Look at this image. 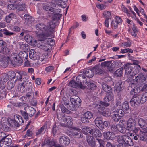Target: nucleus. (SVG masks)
Segmentation results:
<instances>
[{
    "label": "nucleus",
    "mask_w": 147,
    "mask_h": 147,
    "mask_svg": "<svg viewBox=\"0 0 147 147\" xmlns=\"http://www.w3.org/2000/svg\"><path fill=\"white\" fill-rule=\"evenodd\" d=\"M49 5L51 7L47 6V11H48L47 12V14H48L47 18L55 20L57 18V14L50 12L56 13L58 12L56 11L58 9H54L52 7H55L57 5L61 7H64L66 6L65 3L63 1V0H52L51 3H49Z\"/></svg>",
    "instance_id": "nucleus-1"
},
{
    "label": "nucleus",
    "mask_w": 147,
    "mask_h": 147,
    "mask_svg": "<svg viewBox=\"0 0 147 147\" xmlns=\"http://www.w3.org/2000/svg\"><path fill=\"white\" fill-rule=\"evenodd\" d=\"M35 32L37 35V38L38 40H34V45L37 47H40L45 51L46 47V42L45 41L46 39V31L45 33L42 32V34H38L37 31H35Z\"/></svg>",
    "instance_id": "nucleus-2"
},
{
    "label": "nucleus",
    "mask_w": 147,
    "mask_h": 147,
    "mask_svg": "<svg viewBox=\"0 0 147 147\" xmlns=\"http://www.w3.org/2000/svg\"><path fill=\"white\" fill-rule=\"evenodd\" d=\"M28 58V55L25 51H20L19 54L16 53L11 54V59L16 62L18 65H20L23 62V60H25Z\"/></svg>",
    "instance_id": "nucleus-3"
},
{
    "label": "nucleus",
    "mask_w": 147,
    "mask_h": 147,
    "mask_svg": "<svg viewBox=\"0 0 147 147\" xmlns=\"http://www.w3.org/2000/svg\"><path fill=\"white\" fill-rule=\"evenodd\" d=\"M117 141L119 143V145L122 146L124 145L125 146L127 145L132 146L133 143L131 138L126 135H118L117 137Z\"/></svg>",
    "instance_id": "nucleus-4"
},
{
    "label": "nucleus",
    "mask_w": 147,
    "mask_h": 147,
    "mask_svg": "<svg viewBox=\"0 0 147 147\" xmlns=\"http://www.w3.org/2000/svg\"><path fill=\"white\" fill-rule=\"evenodd\" d=\"M55 24L52 21L49 20L47 24V37H52L55 32Z\"/></svg>",
    "instance_id": "nucleus-5"
},
{
    "label": "nucleus",
    "mask_w": 147,
    "mask_h": 147,
    "mask_svg": "<svg viewBox=\"0 0 147 147\" xmlns=\"http://www.w3.org/2000/svg\"><path fill=\"white\" fill-rule=\"evenodd\" d=\"M11 139L8 136L3 137L0 141V146L1 147H6L10 146L12 144Z\"/></svg>",
    "instance_id": "nucleus-6"
},
{
    "label": "nucleus",
    "mask_w": 147,
    "mask_h": 147,
    "mask_svg": "<svg viewBox=\"0 0 147 147\" xmlns=\"http://www.w3.org/2000/svg\"><path fill=\"white\" fill-rule=\"evenodd\" d=\"M135 65L130 63H127L124 65V69H125V74L126 75L131 76L132 71L135 67Z\"/></svg>",
    "instance_id": "nucleus-7"
},
{
    "label": "nucleus",
    "mask_w": 147,
    "mask_h": 147,
    "mask_svg": "<svg viewBox=\"0 0 147 147\" xmlns=\"http://www.w3.org/2000/svg\"><path fill=\"white\" fill-rule=\"evenodd\" d=\"M14 118V120L12 121V123L15 126L18 127L23 123V119L19 115H15Z\"/></svg>",
    "instance_id": "nucleus-8"
},
{
    "label": "nucleus",
    "mask_w": 147,
    "mask_h": 147,
    "mask_svg": "<svg viewBox=\"0 0 147 147\" xmlns=\"http://www.w3.org/2000/svg\"><path fill=\"white\" fill-rule=\"evenodd\" d=\"M27 84L28 82L26 81L24 78H23L19 84L18 88V90L22 93L24 92Z\"/></svg>",
    "instance_id": "nucleus-9"
},
{
    "label": "nucleus",
    "mask_w": 147,
    "mask_h": 147,
    "mask_svg": "<svg viewBox=\"0 0 147 147\" xmlns=\"http://www.w3.org/2000/svg\"><path fill=\"white\" fill-rule=\"evenodd\" d=\"M113 95L112 93L108 94L104 98V102H101L102 105L105 107H107L109 105L108 103L109 101H111L113 98Z\"/></svg>",
    "instance_id": "nucleus-10"
},
{
    "label": "nucleus",
    "mask_w": 147,
    "mask_h": 147,
    "mask_svg": "<svg viewBox=\"0 0 147 147\" xmlns=\"http://www.w3.org/2000/svg\"><path fill=\"white\" fill-rule=\"evenodd\" d=\"M70 140L68 137L66 136H63L59 138V143L63 146H66L69 144Z\"/></svg>",
    "instance_id": "nucleus-11"
},
{
    "label": "nucleus",
    "mask_w": 147,
    "mask_h": 147,
    "mask_svg": "<svg viewBox=\"0 0 147 147\" xmlns=\"http://www.w3.org/2000/svg\"><path fill=\"white\" fill-rule=\"evenodd\" d=\"M127 122L124 120H121L117 125L118 131L121 133L124 132L125 129H126Z\"/></svg>",
    "instance_id": "nucleus-12"
},
{
    "label": "nucleus",
    "mask_w": 147,
    "mask_h": 147,
    "mask_svg": "<svg viewBox=\"0 0 147 147\" xmlns=\"http://www.w3.org/2000/svg\"><path fill=\"white\" fill-rule=\"evenodd\" d=\"M9 60L4 55L0 54V65L3 67L5 68L8 65Z\"/></svg>",
    "instance_id": "nucleus-13"
},
{
    "label": "nucleus",
    "mask_w": 147,
    "mask_h": 147,
    "mask_svg": "<svg viewBox=\"0 0 147 147\" xmlns=\"http://www.w3.org/2000/svg\"><path fill=\"white\" fill-rule=\"evenodd\" d=\"M72 135L75 137L80 138L82 137L83 135H82L81 130L79 128L74 127L71 129Z\"/></svg>",
    "instance_id": "nucleus-14"
},
{
    "label": "nucleus",
    "mask_w": 147,
    "mask_h": 147,
    "mask_svg": "<svg viewBox=\"0 0 147 147\" xmlns=\"http://www.w3.org/2000/svg\"><path fill=\"white\" fill-rule=\"evenodd\" d=\"M55 41L51 38H47V52H49L52 49L51 46L53 45Z\"/></svg>",
    "instance_id": "nucleus-15"
},
{
    "label": "nucleus",
    "mask_w": 147,
    "mask_h": 147,
    "mask_svg": "<svg viewBox=\"0 0 147 147\" xmlns=\"http://www.w3.org/2000/svg\"><path fill=\"white\" fill-rule=\"evenodd\" d=\"M140 98H141L140 96L136 95L134 96L130 101L132 106H135L136 105H137L138 104L141 103Z\"/></svg>",
    "instance_id": "nucleus-16"
},
{
    "label": "nucleus",
    "mask_w": 147,
    "mask_h": 147,
    "mask_svg": "<svg viewBox=\"0 0 147 147\" xmlns=\"http://www.w3.org/2000/svg\"><path fill=\"white\" fill-rule=\"evenodd\" d=\"M138 123L139 126L142 130L145 131L147 129V123L145 120L142 118H140L138 119Z\"/></svg>",
    "instance_id": "nucleus-17"
},
{
    "label": "nucleus",
    "mask_w": 147,
    "mask_h": 147,
    "mask_svg": "<svg viewBox=\"0 0 147 147\" xmlns=\"http://www.w3.org/2000/svg\"><path fill=\"white\" fill-rule=\"evenodd\" d=\"M95 122L96 126L100 129L102 130L104 128L103 123L101 117H98L96 118L95 120Z\"/></svg>",
    "instance_id": "nucleus-18"
},
{
    "label": "nucleus",
    "mask_w": 147,
    "mask_h": 147,
    "mask_svg": "<svg viewBox=\"0 0 147 147\" xmlns=\"http://www.w3.org/2000/svg\"><path fill=\"white\" fill-rule=\"evenodd\" d=\"M62 120L68 125H71L73 124V120L71 117L69 116H62Z\"/></svg>",
    "instance_id": "nucleus-19"
},
{
    "label": "nucleus",
    "mask_w": 147,
    "mask_h": 147,
    "mask_svg": "<svg viewBox=\"0 0 147 147\" xmlns=\"http://www.w3.org/2000/svg\"><path fill=\"white\" fill-rule=\"evenodd\" d=\"M89 133L93 137H99L101 135L100 131L97 129H91Z\"/></svg>",
    "instance_id": "nucleus-20"
},
{
    "label": "nucleus",
    "mask_w": 147,
    "mask_h": 147,
    "mask_svg": "<svg viewBox=\"0 0 147 147\" xmlns=\"http://www.w3.org/2000/svg\"><path fill=\"white\" fill-rule=\"evenodd\" d=\"M86 138V140L89 145L92 147H95L96 143L95 139L90 136H87Z\"/></svg>",
    "instance_id": "nucleus-21"
},
{
    "label": "nucleus",
    "mask_w": 147,
    "mask_h": 147,
    "mask_svg": "<svg viewBox=\"0 0 147 147\" xmlns=\"http://www.w3.org/2000/svg\"><path fill=\"white\" fill-rule=\"evenodd\" d=\"M3 34L6 36H11L14 35L13 32H11L5 29H0V38L3 36Z\"/></svg>",
    "instance_id": "nucleus-22"
},
{
    "label": "nucleus",
    "mask_w": 147,
    "mask_h": 147,
    "mask_svg": "<svg viewBox=\"0 0 147 147\" xmlns=\"http://www.w3.org/2000/svg\"><path fill=\"white\" fill-rule=\"evenodd\" d=\"M36 28L38 32L40 33L41 32L45 33L46 31V26L42 24H38L36 26Z\"/></svg>",
    "instance_id": "nucleus-23"
},
{
    "label": "nucleus",
    "mask_w": 147,
    "mask_h": 147,
    "mask_svg": "<svg viewBox=\"0 0 147 147\" xmlns=\"http://www.w3.org/2000/svg\"><path fill=\"white\" fill-rule=\"evenodd\" d=\"M137 135L140 140L147 142V133L140 131L139 134Z\"/></svg>",
    "instance_id": "nucleus-24"
},
{
    "label": "nucleus",
    "mask_w": 147,
    "mask_h": 147,
    "mask_svg": "<svg viewBox=\"0 0 147 147\" xmlns=\"http://www.w3.org/2000/svg\"><path fill=\"white\" fill-rule=\"evenodd\" d=\"M104 138L107 140H112L113 139L115 136V134L114 133L110 132H104L103 134Z\"/></svg>",
    "instance_id": "nucleus-25"
},
{
    "label": "nucleus",
    "mask_w": 147,
    "mask_h": 147,
    "mask_svg": "<svg viewBox=\"0 0 147 147\" xmlns=\"http://www.w3.org/2000/svg\"><path fill=\"white\" fill-rule=\"evenodd\" d=\"M101 85L102 88L104 91L108 93H111L112 90L110 86L104 83H102Z\"/></svg>",
    "instance_id": "nucleus-26"
},
{
    "label": "nucleus",
    "mask_w": 147,
    "mask_h": 147,
    "mask_svg": "<svg viewBox=\"0 0 147 147\" xmlns=\"http://www.w3.org/2000/svg\"><path fill=\"white\" fill-rule=\"evenodd\" d=\"M0 53L5 55H9L11 53V51L10 49L5 46L1 48Z\"/></svg>",
    "instance_id": "nucleus-27"
},
{
    "label": "nucleus",
    "mask_w": 147,
    "mask_h": 147,
    "mask_svg": "<svg viewBox=\"0 0 147 147\" xmlns=\"http://www.w3.org/2000/svg\"><path fill=\"white\" fill-rule=\"evenodd\" d=\"M53 146L55 147H60V145L54 140L50 141L48 140L47 141V147H53Z\"/></svg>",
    "instance_id": "nucleus-28"
},
{
    "label": "nucleus",
    "mask_w": 147,
    "mask_h": 147,
    "mask_svg": "<svg viewBox=\"0 0 147 147\" xmlns=\"http://www.w3.org/2000/svg\"><path fill=\"white\" fill-rule=\"evenodd\" d=\"M92 69L94 74H98L101 75L103 74V71L100 68V65L94 67Z\"/></svg>",
    "instance_id": "nucleus-29"
},
{
    "label": "nucleus",
    "mask_w": 147,
    "mask_h": 147,
    "mask_svg": "<svg viewBox=\"0 0 147 147\" xmlns=\"http://www.w3.org/2000/svg\"><path fill=\"white\" fill-rule=\"evenodd\" d=\"M122 82L121 80L117 82L115 84L114 88L115 90L117 93L119 92L121 90Z\"/></svg>",
    "instance_id": "nucleus-30"
},
{
    "label": "nucleus",
    "mask_w": 147,
    "mask_h": 147,
    "mask_svg": "<svg viewBox=\"0 0 147 147\" xmlns=\"http://www.w3.org/2000/svg\"><path fill=\"white\" fill-rule=\"evenodd\" d=\"M83 72L84 74L88 77L92 78L94 75V73L92 69L91 70L88 69H84L83 70Z\"/></svg>",
    "instance_id": "nucleus-31"
},
{
    "label": "nucleus",
    "mask_w": 147,
    "mask_h": 147,
    "mask_svg": "<svg viewBox=\"0 0 147 147\" xmlns=\"http://www.w3.org/2000/svg\"><path fill=\"white\" fill-rule=\"evenodd\" d=\"M24 39L25 41L29 44H34L33 38L29 35H26L24 36Z\"/></svg>",
    "instance_id": "nucleus-32"
},
{
    "label": "nucleus",
    "mask_w": 147,
    "mask_h": 147,
    "mask_svg": "<svg viewBox=\"0 0 147 147\" xmlns=\"http://www.w3.org/2000/svg\"><path fill=\"white\" fill-rule=\"evenodd\" d=\"M19 46L20 49L24 50L25 51H28L30 49V46L28 44L22 42L20 43Z\"/></svg>",
    "instance_id": "nucleus-33"
},
{
    "label": "nucleus",
    "mask_w": 147,
    "mask_h": 147,
    "mask_svg": "<svg viewBox=\"0 0 147 147\" xmlns=\"http://www.w3.org/2000/svg\"><path fill=\"white\" fill-rule=\"evenodd\" d=\"M36 110L32 107L29 106L27 107V112L30 117H32L35 114Z\"/></svg>",
    "instance_id": "nucleus-34"
},
{
    "label": "nucleus",
    "mask_w": 147,
    "mask_h": 147,
    "mask_svg": "<svg viewBox=\"0 0 147 147\" xmlns=\"http://www.w3.org/2000/svg\"><path fill=\"white\" fill-rule=\"evenodd\" d=\"M122 107L126 113H127L129 112V106L128 102L127 101L124 102L122 105Z\"/></svg>",
    "instance_id": "nucleus-35"
},
{
    "label": "nucleus",
    "mask_w": 147,
    "mask_h": 147,
    "mask_svg": "<svg viewBox=\"0 0 147 147\" xmlns=\"http://www.w3.org/2000/svg\"><path fill=\"white\" fill-rule=\"evenodd\" d=\"M15 83L13 80H10L8 82L7 85V87L8 90H10L14 86Z\"/></svg>",
    "instance_id": "nucleus-36"
},
{
    "label": "nucleus",
    "mask_w": 147,
    "mask_h": 147,
    "mask_svg": "<svg viewBox=\"0 0 147 147\" xmlns=\"http://www.w3.org/2000/svg\"><path fill=\"white\" fill-rule=\"evenodd\" d=\"M15 16V14L13 13H10L8 15H7L5 17L6 22L8 23H9L14 18Z\"/></svg>",
    "instance_id": "nucleus-37"
},
{
    "label": "nucleus",
    "mask_w": 147,
    "mask_h": 147,
    "mask_svg": "<svg viewBox=\"0 0 147 147\" xmlns=\"http://www.w3.org/2000/svg\"><path fill=\"white\" fill-rule=\"evenodd\" d=\"M2 125L3 127L2 129L6 131H9L10 130L9 126L12 125L10 123L9 124L8 123H3ZM12 126H13V125Z\"/></svg>",
    "instance_id": "nucleus-38"
},
{
    "label": "nucleus",
    "mask_w": 147,
    "mask_h": 147,
    "mask_svg": "<svg viewBox=\"0 0 147 147\" xmlns=\"http://www.w3.org/2000/svg\"><path fill=\"white\" fill-rule=\"evenodd\" d=\"M134 66L135 67L134 68V69H135V72H134V71H133L132 73V74L131 75V77H133V76H135L136 74L139 73V70L141 69L140 66L139 65H135Z\"/></svg>",
    "instance_id": "nucleus-39"
},
{
    "label": "nucleus",
    "mask_w": 147,
    "mask_h": 147,
    "mask_svg": "<svg viewBox=\"0 0 147 147\" xmlns=\"http://www.w3.org/2000/svg\"><path fill=\"white\" fill-rule=\"evenodd\" d=\"M86 84L89 88L92 90H94L96 89V86L91 81L86 82Z\"/></svg>",
    "instance_id": "nucleus-40"
},
{
    "label": "nucleus",
    "mask_w": 147,
    "mask_h": 147,
    "mask_svg": "<svg viewBox=\"0 0 147 147\" xmlns=\"http://www.w3.org/2000/svg\"><path fill=\"white\" fill-rule=\"evenodd\" d=\"M16 8L18 10L22 11L24 10L25 8V5L24 3L16 4Z\"/></svg>",
    "instance_id": "nucleus-41"
},
{
    "label": "nucleus",
    "mask_w": 147,
    "mask_h": 147,
    "mask_svg": "<svg viewBox=\"0 0 147 147\" xmlns=\"http://www.w3.org/2000/svg\"><path fill=\"white\" fill-rule=\"evenodd\" d=\"M36 52L34 49H31L29 51V57L30 58L34 60L36 59V55L35 54Z\"/></svg>",
    "instance_id": "nucleus-42"
},
{
    "label": "nucleus",
    "mask_w": 147,
    "mask_h": 147,
    "mask_svg": "<svg viewBox=\"0 0 147 147\" xmlns=\"http://www.w3.org/2000/svg\"><path fill=\"white\" fill-rule=\"evenodd\" d=\"M13 79L12 80H13L15 83V82L17 80H20L22 78V76L20 75L19 74L17 73L16 76V75L12 77Z\"/></svg>",
    "instance_id": "nucleus-43"
},
{
    "label": "nucleus",
    "mask_w": 147,
    "mask_h": 147,
    "mask_svg": "<svg viewBox=\"0 0 147 147\" xmlns=\"http://www.w3.org/2000/svg\"><path fill=\"white\" fill-rule=\"evenodd\" d=\"M46 128V126L44 125L42 127H41L38 130L37 132L36 133V135H38L39 134H42L43 133H45V130Z\"/></svg>",
    "instance_id": "nucleus-44"
},
{
    "label": "nucleus",
    "mask_w": 147,
    "mask_h": 147,
    "mask_svg": "<svg viewBox=\"0 0 147 147\" xmlns=\"http://www.w3.org/2000/svg\"><path fill=\"white\" fill-rule=\"evenodd\" d=\"M68 85L73 88H78V84L74 80H71L69 83Z\"/></svg>",
    "instance_id": "nucleus-45"
},
{
    "label": "nucleus",
    "mask_w": 147,
    "mask_h": 147,
    "mask_svg": "<svg viewBox=\"0 0 147 147\" xmlns=\"http://www.w3.org/2000/svg\"><path fill=\"white\" fill-rule=\"evenodd\" d=\"M112 119L115 121L117 122L120 119V117L117 113H114L111 115Z\"/></svg>",
    "instance_id": "nucleus-46"
},
{
    "label": "nucleus",
    "mask_w": 147,
    "mask_h": 147,
    "mask_svg": "<svg viewBox=\"0 0 147 147\" xmlns=\"http://www.w3.org/2000/svg\"><path fill=\"white\" fill-rule=\"evenodd\" d=\"M70 100L72 102H74V105H76L78 103H80V102L81 100L78 97L75 99V98L72 96L70 98Z\"/></svg>",
    "instance_id": "nucleus-47"
},
{
    "label": "nucleus",
    "mask_w": 147,
    "mask_h": 147,
    "mask_svg": "<svg viewBox=\"0 0 147 147\" xmlns=\"http://www.w3.org/2000/svg\"><path fill=\"white\" fill-rule=\"evenodd\" d=\"M92 113L90 111H87L83 115V116L85 117L88 119H90L93 117Z\"/></svg>",
    "instance_id": "nucleus-48"
},
{
    "label": "nucleus",
    "mask_w": 147,
    "mask_h": 147,
    "mask_svg": "<svg viewBox=\"0 0 147 147\" xmlns=\"http://www.w3.org/2000/svg\"><path fill=\"white\" fill-rule=\"evenodd\" d=\"M82 129L83 132L85 134H88L90 130L89 127L86 126H82Z\"/></svg>",
    "instance_id": "nucleus-49"
},
{
    "label": "nucleus",
    "mask_w": 147,
    "mask_h": 147,
    "mask_svg": "<svg viewBox=\"0 0 147 147\" xmlns=\"http://www.w3.org/2000/svg\"><path fill=\"white\" fill-rule=\"evenodd\" d=\"M20 113L22 116L26 120L28 119V115H29L28 113L26 111H25L22 110H20Z\"/></svg>",
    "instance_id": "nucleus-50"
},
{
    "label": "nucleus",
    "mask_w": 147,
    "mask_h": 147,
    "mask_svg": "<svg viewBox=\"0 0 147 147\" xmlns=\"http://www.w3.org/2000/svg\"><path fill=\"white\" fill-rule=\"evenodd\" d=\"M9 79V77L8 75L6 74H3L1 78V80L3 82H6Z\"/></svg>",
    "instance_id": "nucleus-51"
},
{
    "label": "nucleus",
    "mask_w": 147,
    "mask_h": 147,
    "mask_svg": "<svg viewBox=\"0 0 147 147\" xmlns=\"http://www.w3.org/2000/svg\"><path fill=\"white\" fill-rule=\"evenodd\" d=\"M143 75L142 74H140L136 76H135V79L134 80L136 81V82L138 83L140 82L142 77Z\"/></svg>",
    "instance_id": "nucleus-52"
},
{
    "label": "nucleus",
    "mask_w": 147,
    "mask_h": 147,
    "mask_svg": "<svg viewBox=\"0 0 147 147\" xmlns=\"http://www.w3.org/2000/svg\"><path fill=\"white\" fill-rule=\"evenodd\" d=\"M118 24L114 20H113L111 23V26L113 29H115L118 27Z\"/></svg>",
    "instance_id": "nucleus-53"
},
{
    "label": "nucleus",
    "mask_w": 147,
    "mask_h": 147,
    "mask_svg": "<svg viewBox=\"0 0 147 147\" xmlns=\"http://www.w3.org/2000/svg\"><path fill=\"white\" fill-rule=\"evenodd\" d=\"M123 69L122 68H120L117 70L115 72V75L117 76L120 77L121 76L123 73Z\"/></svg>",
    "instance_id": "nucleus-54"
},
{
    "label": "nucleus",
    "mask_w": 147,
    "mask_h": 147,
    "mask_svg": "<svg viewBox=\"0 0 147 147\" xmlns=\"http://www.w3.org/2000/svg\"><path fill=\"white\" fill-rule=\"evenodd\" d=\"M6 94V92L4 89H2L1 90H0V100L2 99L5 97Z\"/></svg>",
    "instance_id": "nucleus-55"
},
{
    "label": "nucleus",
    "mask_w": 147,
    "mask_h": 147,
    "mask_svg": "<svg viewBox=\"0 0 147 147\" xmlns=\"http://www.w3.org/2000/svg\"><path fill=\"white\" fill-rule=\"evenodd\" d=\"M141 102L142 103L145 102L147 100V94H144L142 97L140 98Z\"/></svg>",
    "instance_id": "nucleus-56"
},
{
    "label": "nucleus",
    "mask_w": 147,
    "mask_h": 147,
    "mask_svg": "<svg viewBox=\"0 0 147 147\" xmlns=\"http://www.w3.org/2000/svg\"><path fill=\"white\" fill-rule=\"evenodd\" d=\"M135 126L133 125H131L130 124L127 123L126 126V127H125V128L128 131H132L135 127Z\"/></svg>",
    "instance_id": "nucleus-57"
},
{
    "label": "nucleus",
    "mask_w": 147,
    "mask_h": 147,
    "mask_svg": "<svg viewBox=\"0 0 147 147\" xmlns=\"http://www.w3.org/2000/svg\"><path fill=\"white\" fill-rule=\"evenodd\" d=\"M127 123L135 126H136V121L135 119L132 118H130L128 119Z\"/></svg>",
    "instance_id": "nucleus-58"
},
{
    "label": "nucleus",
    "mask_w": 147,
    "mask_h": 147,
    "mask_svg": "<svg viewBox=\"0 0 147 147\" xmlns=\"http://www.w3.org/2000/svg\"><path fill=\"white\" fill-rule=\"evenodd\" d=\"M16 4H8L7 6L8 8L11 10H13L16 9Z\"/></svg>",
    "instance_id": "nucleus-59"
},
{
    "label": "nucleus",
    "mask_w": 147,
    "mask_h": 147,
    "mask_svg": "<svg viewBox=\"0 0 147 147\" xmlns=\"http://www.w3.org/2000/svg\"><path fill=\"white\" fill-rule=\"evenodd\" d=\"M124 111L121 109H119L117 110V114L119 115V117H122L124 115Z\"/></svg>",
    "instance_id": "nucleus-60"
},
{
    "label": "nucleus",
    "mask_w": 147,
    "mask_h": 147,
    "mask_svg": "<svg viewBox=\"0 0 147 147\" xmlns=\"http://www.w3.org/2000/svg\"><path fill=\"white\" fill-rule=\"evenodd\" d=\"M98 142L99 143L100 145L99 147H104V142L102 139L100 138H97L96 139Z\"/></svg>",
    "instance_id": "nucleus-61"
},
{
    "label": "nucleus",
    "mask_w": 147,
    "mask_h": 147,
    "mask_svg": "<svg viewBox=\"0 0 147 147\" xmlns=\"http://www.w3.org/2000/svg\"><path fill=\"white\" fill-rule=\"evenodd\" d=\"M114 20L118 24H121L122 22V19L119 16H116L115 20Z\"/></svg>",
    "instance_id": "nucleus-62"
},
{
    "label": "nucleus",
    "mask_w": 147,
    "mask_h": 147,
    "mask_svg": "<svg viewBox=\"0 0 147 147\" xmlns=\"http://www.w3.org/2000/svg\"><path fill=\"white\" fill-rule=\"evenodd\" d=\"M110 64V61H104L101 63V66L102 67H109Z\"/></svg>",
    "instance_id": "nucleus-63"
},
{
    "label": "nucleus",
    "mask_w": 147,
    "mask_h": 147,
    "mask_svg": "<svg viewBox=\"0 0 147 147\" xmlns=\"http://www.w3.org/2000/svg\"><path fill=\"white\" fill-rule=\"evenodd\" d=\"M95 108L98 110V111L101 112H102V110L104 108L103 107H102L99 104L96 105Z\"/></svg>",
    "instance_id": "nucleus-64"
}]
</instances>
